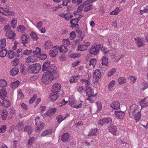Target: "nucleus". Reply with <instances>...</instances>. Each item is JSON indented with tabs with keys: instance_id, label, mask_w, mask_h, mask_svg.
I'll return each mask as SVG.
<instances>
[{
	"instance_id": "obj_33",
	"label": "nucleus",
	"mask_w": 148,
	"mask_h": 148,
	"mask_svg": "<svg viewBox=\"0 0 148 148\" xmlns=\"http://www.w3.org/2000/svg\"><path fill=\"white\" fill-rule=\"evenodd\" d=\"M79 21H78L77 18L71 19L70 21V23L71 25H76L79 26V25L77 24Z\"/></svg>"
},
{
	"instance_id": "obj_26",
	"label": "nucleus",
	"mask_w": 148,
	"mask_h": 148,
	"mask_svg": "<svg viewBox=\"0 0 148 148\" xmlns=\"http://www.w3.org/2000/svg\"><path fill=\"white\" fill-rule=\"evenodd\" d=\"M102 62L101 64L103 65H104L106 66H108V59L106 56H103L101 59Z\"/></svg>"
},
{
	"instance_id": "obj_37",
	"label": "nucleus",
	"mask_w": 148,
	"mask_h": 148,
	"mask_svg": "<svg viewBox=\"0 0 148 148\" xmlns=\"http://www.w3.org/2000/svg\"><path fill=\"white\" fill-rule=\"evenodd\" d=\"M8 52V50L7 49H5L0 51V57L2 58L6 56Z\"/></svg>"
},
{
	"instance_id": "obj_34",
	"label": "nucleus",
	"mask_w": 148,
	"mask_h": 148,
	"mask_svg": "<svg viewBox=\"0 0 148 148\" xmlns=\"http://www.w3.org/2000/svg\"><path fill=\"white\" fill-rule=\"evenodd\" d=\"M141 85L142 86H140V90L141 91L144 90L148 88V83L147 82L142 83Z\"/></svg>"
},
{
	"instance_id": "obj_19",
	"label": "nucleus",
	"mask_w": 148,
	"mask_h": 148,
	"mask_svg": "<svg viewBox=\"0 0 148 148\" xmlns=\"http://www.w3.org/2000/svg\"><path fill=\"white\" fill-rule=\"evenodd\" d=\"M101 76V75L100 70L97 69L95 71L93 77V78L97 80L100 78Z\"/></svg>"
},
{
	"instance_id": "obj_63",
	"label": "nucleus",
	"mask_w": 148,
	"mask_h": 148,
	"mask_svg": "<svg viewBox=\"0 0 148 148\" xmlns=\"http://www.w3.org/2000/svg\"><path fill=\"white\" fill-rule=\"evenodd\" d=\"M76 35L74 31H72L70 33V38L71 40H73L75 37Z\"/></svg>"
},
{
	"instance_id": "obj_36",
	"label": "nucleus",
	"mask_w": 148,
	"mask_h": 148,
	"mask_svg": "<svg viewBox=\"0 0 148 148\" xmlns=\"http://www.w3.org/2000/svg\"><path fill=\"white\" fill-rule=\"evenodd\" d=\"M35 67L34 65L33 66H29L27 68V69L28 70V72L30 73H35Z\"/></svg>"
},
{
	"instance_id": "obj_42",
	"label": "nucleus",
	"mask_w": 148,
	"mask_h": 148,
	"mask_svg": "<svg viewBox=\"0 0 148 148\" xmlns=\"http://www.w3.org/2000/svg\"><path fill=\"white\" fill-rule=\"evenodd\" d=\"M115 84V81L114 80H112L109 83L108 86V88L109 90H112L113 87Z\"/></svg>"
},
{
	"instance_id": "obj_45",
	"label": "nucleus",
	"mask_w": 148,
	"mask_h": 148,
	"mask_svg": "<svg viewBox=\"0 0 148 148\" xmlns=\"http://www.w3.org/2000/svg\"><path fill=\"white\" fill-rule=\"evenodd\" d=\"M9 10V8H7V7L6 8L1 7L0 8V12L2 13V14L4 15V13L7 12Z\"/></svg>"
},
{
	"instance_id": "obj_39",
	"label": "nucleus",
	"mask_w": 148,
	"mask_h": 148,
	"mask_svg": "<svg viewBox=\"0 0 148 148\" xmlns=\"http://www.w3.org/2000/svg\"><path fill=\"white\" fill-rule=\"evenodd\" d=\"M79 76H73L70 79V82L71 83L76 82H77Z\"/></svg>"
},
{
	"instance_id": "obj_2",
	"label": "nucleus",
	"mask_w": 148,
	"mask_h": 148,
	"mask_svg": "<svg viewBox=\"0 0 148 148\" xmlns=\"http://www.w3.org/2000/svg\"><path fill=\"white\" fill-rule=\"evenodd\" d=\"M69 103L70 106L76 108H79L81 107L83 101L79 100L77 103L76 101L75 97L72 96H71L69 98Z\"/></svg>"
},
{
	"instance_id": "obj_24",
	"label": "nucleus",
	"mask_w": 148,
	"mask_h": 148,
	"mask_svg": "<svg viewBox=\"0 0 148 148\" xmlns=\"http://www.w3.org/2000/svg\"><path fill=\"white\" fill-rule=\"evenodd\" d=\"M65 18V20L69 21L73 17V15L70 13H68L62 14V16H60Z\"/></svg>"
},
{
	"instance_id": "obj_64",
	"label": "nucleus",
	"mask_w": 148,
	"mask_h": 148,
	"mask_svg": "<svg viewBox=\"0 0 148 148\" xmlns=\"http://www.w3.org/2000/svg\"><path fill=\"white\" fill-rule=\"evenodd\" d=\"M57 119L58 122V123H60L64 119V118L63 119V117L61 115H59L57 117Z\"/></svg>"
},
{
	"instance_id": "obj_54",
	"label": "nucleus",
	"mask_w": 148,
	"mask_h": 148,
	"mask_svg": "<svg viewBox=\"0 0 148 148\" xmlns=\"http://www.w3.org/2000/svg\"><path fill=\"white\" fill-rule=\"evenodd\" d=\"M10 27L11 25H7L4 27V29L6 33H7V32H9L10 30H10Z\"/></svg>"
},
{
	"instance_id": "obj_53",
	"label": "nucleus",
	"mask_w": 148,
	"mask_h": 148,
	"mask_svg": "<svg viewBox=\"0 0 148 148\" xmlns=\"http://www.w3.org/2000/svg\"><path fill=\"white\" fill-rule=\"evenodd\" d=\"M116 69L115 68H112L111 71L108 72V76L110 77L112 75L116 72Z\"/></svg>"
},
{
	"instance_id": "obj_9",
	"label": "nucleus",
	"mask_w": 148,
	"mask_h": 148,
	"mask_svg": "<svg viewBox=\"0 0 148 148\" xmlns=\"http://www.w3.org/2000/svg\"><path fill=\"white\" fill-rule=\"evenodd\" d=\"M29 37L26 35H23L21 37V38L22 43H23L24 46H26L25 44L29 41Z\"/></svg>"
},
{
	"instance_id": "obj_20",
	"label": "nucleus",
	"mask_w": 148,
	"mask_h": 148,
	"mask_svg": "<svg viewBox=\"0 0 148 148\" xmlns=\"http://www.w3.org/2000/svg\"><path fill=\"white\" fill-rule=\"evenodd\" d=\"M58 97V93H55L52 92L50 95L49 98L51 100L54 101L57 99Z\"/></svg>"
},
{
	"instance_id": "obj_50",
	"label": "nucleus",
	"mask_w": 148,
	"mask_h": 148,
	"mask_svg": "<svg viewBox=\"0 0 148 148\" xmlns=\"http://www.w3.org/2000/svg\"><path fill=\"white\" fill-rule=\"evenodd\" d=\"M7 85V83L5 80L1 79L0 80V86L1 87H5Z\"/></svg>"
},
{
	"instance_id": "obj_29",
	"label": "nucleus",
	"mask_w": 148,
	"mask_h": 148,
	"mask_svg": "<svg viewBox=\"0 0 148 148\" xmlns=\"http://www.w3.org/2000/svg\"><path fill=\"white\" fill-rule=\"evenodd\" d=\"M18 68L17 67H14L10 71V74L12 76L18 74Z\"/></svg>"
},
{
	"instance_id": "obj_30",
	"label": "nucleus",
	"mask_w": 148,
	"mask_h": 148,
	"mask_svg": "<svg viewBox=\"0 0 148 148\" xmlns=\"http://www.w3.org/2000/svg\"><path fill=\"white\" fill-rule=\"evenodd\" d=\"M15 55V53L12 50H9L8 52V57L9 58H14Z\"/></svg>"
},
{
	"instance_id": "obj_13",
	"label": "nucleus",
	"mask_w": 148,
	"mask_h": 148,
	"mask_svg": "<svg viewBox=\"0 0 148 148\" xmlns=\"http://www.w3.org/2000/svg\"><path fill=\"white\" fill-rule=\"evenodd\" d=\"M114 113L116 117L121 119H122L125 115L124 112L122 111H115Z\"/></svg>"
},
{
	"instance_id": "obj_40",
	"label": "nucleus",
	"mask_w": 148,
	"mask_h": 148,
	"mask_svg": "<svg viewBox=\"0 0 148 148\" xmlns=\"http://www.w3.org/2000/svg\"><path fill=\"white\" fill-rule=\"evenodd\" d=\"M110 50L109 47H101V51L102 53L104 54H106L108 53Z\"/></svg>"
},
{
	"instance_id": "obj_60",
	"label": "nucleus",
	"mask_w": 148,
	"mask_h": 148,
	"mask_svg": "<svg viewBox=\"0 0 148 148\" xmlns=\"http://www.w3.org/2000/svg\"><path fill=\"white\" fill-rule=\"evenodd\" d=\"M92 5H90L85 7L84 9V12H87L91 9L92 8Z\"/></svg>"
},
{
	"instance_id": "obj_8",
	"label": "nucleus",
	"mask_w": 148,
	"mask_h": 148,
	"mask_svg": "<svg viewBox=\"0 0 148 148\" xmlns=\"http://www.w3.org/2000/svg\"><path fill=\"white\" fill-rule=\"evenodd\" d=\"M109 132L113 135L116 136L117 133V127L112 124H111L109 127Z\"/></svg>"
},
{
	"instance_id": "obj_22",
	"label": "nucleus",
	"mask_w": 148,
	"mask_h": 148,
	"mask_svg": "<svg viewBox=\"0 0 148 148\" xmlns=\"http://www.w3.org/2000/svg\"><path fill=\"white\" fill-rule=\"evenodd\" d=\"M96 63L97 60L96 59L92 58L90 59L89 61V65L91 69L94 68Z\"/></svg>"
},
{
	"instance_id": "obj_61",
	"label": "nucleus",
	"mask_w": 148,
	"mask_h": 148,
	"mask_svg": "<svg viewBox=\"0 0 148 148\" xmlns=\"http://www.w3.org/2000/svg\"><path fill=\"white\" fill-rule=\"evenodd\" d=\"M4 15L6 16H14V14L12 11H9L8 10V11L7 12V13H4Z\"/></svg>"
},
{
	"instance_id": "obj_43",
	"label": "nucleus",
	"mask_w": 148,
	"mask_h": 148,
	"mask_svg": "<svg viewBox=\"0 0 148 148\" xmlns=\"http://www.w3.org/2000/svg\"><path fill=\"white\" fill-rule=\"evenodd\" d=\"M62 44L64 45H60V46H65V45H66L68 46L69 45L70 43V42L68 38L63 39L62 41Z\"/></svg>"
},
{
	"instance_id": "obj_28",
	"label": "nucleus",
	"mask_w": 148,
	"mask_h": 148,
	"mask_svg": "<svg viewBox=\"0 0 148 148\" xmlns=\"http://www.w3.org/2000/svg\"><path fill=\"white\" fill-rule=\"evenodd\" d=\"M126 78L124 77H121L119 78L118 80V83L119 84H124L126 82Z\"/></svg>"
},
{
	"instance_id": "obj_25",
	"label": "nucleus",
	"mask_w": 148,
	"mask_h": 148,
	"mask_svg": "<svg viewBox=\"0 0 148 148\" xmlns=\"http://www.w3.org/2000/svg\"><path fill=\"white\" fill-rule=\"evenodd\" d=\"M7 92L6 89L3 88L0 90V96L1 99H3L6 96Z\"/></svg>"
},
{
	"instance_id": "obj_7",
	"label": "nucleus",
	"mask_w": 148,
	"mask_h": 148,
	"mask_svg": "<svg viewBox=\"0 0 148 148\" xmlns=\"http://www.w3.org/2000/svg\"><path fill=\"white\" fill-rule=\"evenodd\" d=\"M86 93L88 96L90 98L91 97H95L96 94H95L93 89L90 87H87L86 90Z\"/></svg>"
},
{
	"instance_id": "obj_62",
	"label": "nucleus",
	"mask_w": 148,
	"mask_h": 148,
	"mask_svg": "<svg viewBox=\"0 0 148 148\" xmlns=\"http://www.w3.org/2000/svg\"><path fill=\"white\" fill-rule=\"evenodd\" d=\"M96 103L98 108L97 110L98 111H100L101 110L102 107V105L101 103L100 102H96Z\"/></svg>"
},
{
	"instance_id": "obj_48",
	"label": "nucleus",
	"mask_w": 148,
	"mask_h": 148,
	"mask_svg": "<svg viewBox=\"0 0 148 148\" xmlns=\"http://www.w3.org/2000/svg\"><path fill=\"white\" fill-rule=\"evenodd\" d=\"M35 139V137H32L30 138L27 142V144L28 145L31 146L33 144V142Z\"/></svg>"
},
{
	"instance_id": "obj_46",
	"label": "nucleus",
	"mask_w": 148,
	"mask_h": 148,
	"mask_svg": "<svg viewBox=\"0 0 148 148\" xmlns=\"http://www.w3.org/2000/svg\"><path fill=\"white\" fill-rule=\"evenodd\" d=\"M17 23V18H12V27L13 28H14L16 27Z\"/></svg>"
},
{
	"instance_id": "obj_32",
	"label": "nucleus",
	"mask_w": 148,
	"mask_h": 148,
	"mask_svg": "<svg viewBox=\"0 0 148 148\" xmlns=\"http://www.w3.org/2000/svg\"><path fill=\"white\" fill-rule=\"evenodd\" d=\"M136 122L139 121L141 118V112H138L135 114L134 117Z\"/></svg>"
},
{
	"instance_id": "obj_1",
	"label": "nucleus",
	"mask_w": 148,
	"mask_h": 148,
	"mask_svg": "<svg viewBox=\"0 0 148 148\" xmlns=\"http://www.w3.org/2000/svg\"><path fill=\"white\" fill-rule=\"evenodd\" d=\"M45 72L42 75L41 79L42 82L45 84H47L51 83L53 80L54 76L56 74V71L54 69L53 71Z\"/></svg>"
},
{
	"instance_id": "obj_35",
	"label": "nucleus",
	"mask_w": 148,
	"mask_h": 148,
	"mask_svg": "<svg viewBox=\"0 0 148 148\" xmlns=\"http://www.w3.org/2000/svg\"><path fill=\"white\" fill-rule=\"evenodd\" d=\"M20 84V82L18 81H16L12 83L11 84V87L13 88H15L17 87Z\"/></svg>"
},
{
	"instance_id": "obj_12",
	"label": "nucleus",
	"mask_w": 148,
	"mask_h": 148,
	"mask_svg": "<svg viewBox=\"0 0 148 148\" xmlns=\"http://www.w3.org/2000/svg\"><path fill=\"white\" fill-rule=\"evenodd\" d=\"M111 107L114 110H118L120 108V103L118 101H113L110 104Z\"/></svg>"
},
{
	"instance_id": "obj_47",
	"label": "nucleus",
	"mask_w": 148,
	"mask_h": 148,
	"mask_svg": "<svg viewBox=\"0 0 148 148\" xmlns=\"http://www.w3.org/2000/svg\"><path fill=\"white\" fill-rule=\"evenodd\" d=\"M30 36L32 39L35 40H37L38 39V36L34 32H32L30 34Z\"/></svg>"
},
{
	"instance_id": "obj_16",
	"label": "nucleus",
	"mask_w": 148,
	"mask_h": 148,
	"mask_svg": "<svg viewBox=\"0 0 148 148\" xmlns=\"http://www.w3.org/2000/svg\"><path fill=\"white\" fill-rule=\"evenodd\" d=\"M15 34L11 30H10L9 32H7L5 34V36L7 38L12 39L13 40L15 39Z\"/></svg>"
},
{
	"instance_id": "obj_23",
	"label": "nucleus",
	"mask_w": 148,
	"mask_h": 148,
	"mask_svg": "<svg viewBox=\"0 0 148 148\" xmlns=\"http://www.w3.org/2000/svg\"><path fill=\"white\" fill-rule=\"evenodd\" d=\"M81 82L83 84H84L85 86L87 87L91 84L90 81L89 79H83L81 80Z\"/></svg>"
},
{
	"instance_id": "obj_44",
	"label": "nucleus",
	"mask_w": 148,
	"mask_h": 148,
	"mask_svg": "<svg viewBox=\"0 0 148 148\" xmlns=\"http://www.w3.org/2000/svg\"><path fill=\"white\" fill-rule=\"evenodd\" d=\"M58 50L59 49L60 52L66 53L68 50L67 47H59V48H57Z\"/></svg>"
},
{
	"instance_id": "obj_49",
	"label": "nucleus",
	"mask_w": 148,
	"mask_h": 148,
	"mask_svg": "<svg viewBox=\"0 0 148 148\" xmlns=\"http://www.w3.org/2000/svg\"><path fill=\"white\" fill-rule=\"evenodd\" d=\"M128 79L132 81L131 83L132 84H134L135 82L137 79V78L134 76L132 75L130 76Z\"/></svg>"
},
{
	"instance_id": "obj_3",
	"label": "nucleus",
	"mask_w": 148,
	"mask_h": 148,
	"mask_svg": "<svg viewBox=\"0 0 148 148\" xmlns=\"http://www.w3.org/2000/svg\"><path fill=\"white\" fill-rule=\"evenodd\" d=\"M142 108L140 109L139 106L135 104L132 105L129 112V116L130 117L133 118L135 114L140 112Z\"/></svg>"
},
{
	"instance_id": "obj_18",
	"label": "nucleus",
	"mask_w": 148,
	"mask_h": 148,
	"mask_svg": "<svg viewBox=\"0 0 148 148\" xmlns=\"http://www.w3.org/2000/svg\"><path fill=\"white\" fill-rule=\"evenodd\" d=\"M34 47L35 48L32 50V52L34 53V55H35V56L37 57L38 58L40 54L41 53V49L38 47Z\"/></svg>"
},
{
	"instance_id": "obj_15",
	"label": "nucleus",
	"mask_w": 148,
	"mask_h": 148,
	"mask_svg": "<svg viewBox=\"0 0 148 148\" xmlns=\"http://www.w3.org/2000/svg\"><path fill=\"white\" fill-rule=\"evenodd\" d=\"M98 133L99 130L97 129H91L90 131L88 133V136H96Z\"/></svg>"
},
{
	"instance_id": "obj_4",
	"label": "nucleus",
	"mask_w": 148,
	"mask_h": 148,
	"mask_svg": "<svg viewBox=\"0 0 148 148\" xmlns=\"http://www.w3.org/2000/svg\"><path fill=\"white\" fill-rule=\"evenodd\" d=\"M54 69L56 71L55 66L53 65L50 66V63L49 62H46L43 64L42 66V70L43 71H46L51 72V71H53Z\"/></svg>"
},
{
	"instance_id": "obj_57",
	"label": "nucleus",
	"mask_w": 148,
	"mask_h": 148,
	"mask_svg": "<svg viewBox=\"0 0 148 148\" xmlns=\"http://www.w3.org/2000/svg\"><path fill=\"white\" fill-rule=\"evenodd\" d=\"M6 39L3 38L0 40V46H5Z\"/></svg>"
},
{
	"instance_id": "obj_51",
	"label": "nucleus",
	"mask_w": 148,
	"mask_h": 148,
	"mask_svg": "<svg viewBox=\"0 0 148 148\" xmlns=\"http://www.w3.org/2000/svg\"><path fill=\"white\" fill-rule=\"evenodd\" d=\"M119 8H117L114 11H113L110 13L111 15H116L119 12Z\"/></svg>"
},
{
	"instance_id": "obj_17",
	"label": "nucleus",
	"mask_w": 148,
	"mask_h": 148,
	"mask_svg": "<svg viewBox=\"0 0 148 148\" xmlns=\"http://www.w3.org/2000/svg\"><path fill=\"white\" fill-rule=\"evenodd\" d=\"M134 39L137 42L136 44L137 46H142L144 45L145 41L143 40L142 38L137 37L135 38Z\"/></svg>"
},
{
	"instance_id": "obj_10",
	"label": "nucleus",
	"mask_w": 148,
	"mask_h": 148,
	"mask_svg": "<svg viewBox=\"0 0 148 148\" xmlns=\"http://www.w3.org/2000/svg\"><path fill=\"white\" fill-rule=\"evenodd\" d=\"M58 49L56 47H53L49 52L50 56L52 57L56 56L58 54Z\"/></svg>"
},
{
	"instance_id": "obj_31",
	"label": "nucleus",
	"mask_w": 148,
	"mask_h": 148,
	"mask_svg": "<svg viewBox=\"0 0 148 148\" xmlns=\"http://www.w3.org/2000/svg\"><path fill=\"white\" fill-rule=\"evenodd\" d=\"M24 131L25 132H27L28 134L30 135L31 134L33 131L32 128L31 126H27L25 127Z\"/></svg>"
},
{
	"instance_id": "obj_55",
	"label": "nucleus",
	"mask_w": 148,
	"mask_h": 148,
	"mask_svg": "<svg viewBox=\"0 0 148 148\" xmlns=\"http://www.w3.org/2000/svg\"><path fill=\"white\" fill-rule=\"evenodd\" d=\"M35 67V73H38L40 70L41 68L40 65L39 64H36L34 65Z\"/></svg>"
},
{
	"instance_id": "obj_11",
	"label": "nucleus",
	"mask_w": 148,
	"mask_h": 148,
	"mask_svg": "<svg viewBox=\"0 0 148 148\" xmlns=\"http://www.w3.org/2000/svg\"><path fill=\"white\" fill-rule=\"evenodd\" d=\"M140 104L142 108H144L148 106V97H146L140 101Z\"/></svg>"
},
{
	"instance_id": "obj_27",
	"label": "nucleus",
	"mask_w": 148,
	"mask_h": 148,
	"mask_svg": "<svg viewBox=\"0 0 148 148\" xmlns=\"http://www.w3.org/2000/svg\"><path fill=\"white\" fill-rule=\"evenodd\" d=\"M8 113L7 111L4 109L3 110L1 114L2 119L3 120H5L7 118Z\"/></svg>"
},
{
	"instance_id": "obj_59",
	"label": "nucleus",
	"mask_w": 148,
	"mask_h": 148,
	"mask_svg": "<svg viewBox=\"0 0 148 148\" xmlns=\"http://www.w3.org/2000/svg\"><path fill=\"white\" fill-rule=\"evenodd\" d=\"M25 30V27L23 25H19V28L18 29V30L19 32H23Z\"/></svg>"
},
{
	"instance_id": "obj_56",
	"label": "nucleus",
	"mask_w": 148,
	"mask_h": 148,
	"mask_svg": "<svg viewBox=\"0 0 148 148\" xmlns=\"http://www.w3.org/2000/svg\"><path fill=\"white\" fill-rule=\"evenodd\" d=\"M7 129V126L6 125H2L0 128V133H3Z\"/></svg>"
},
{
	"instance_id": "obj_58",
	"label": "nucleus",
	"mask_w": 148,
	"mask_h": 148,
	"mask_svg": "<svg viewBox=\"0 0 148 148\" xmlns=\"http://www.w3.org/2000/svg\"><path fill=\"white\" fill-rule=\"evenodd\" d=\"M86 5V4L85 3H83L77 8V11L79 12L81 11L83 8Z\"/></svg>"
},
{
	"instance_id": "obj_52",
	"label": "nucleus",
	"mask_w": 148,
	"mask_h": 148,
	"mask_svg": "<svg viewBox=\"0 0 148 148\" xmlns=\"http://www.w3.org/2000/svg\"><path fill=\"white\" fill-rule=\"evenodd\" d=\"M47 58V55L45 53L42 54L41 53L40 54V56H39V60H44L46 59Z\"/></svg>"
},
{
	"instance_id": "obj_21",
	"label": "nucleus",
	"mask_w": 148,
	"mask_h": 148,
	"mask_svg": "<svg viewBox=\"0 0 148 148\" xmlns=\"http://www.w3.org/2000/svg\"><path fill=\"white\" fill-rule=\"evenodd\" d=\"M69 137V134L67 132L61 136V140L64 143L67 141Z\"/></svg>"
},
{
	"instance_id": "obj_38",
	"label": "nucleus",
	"mask_w": 148,
	"mask_h": 148,
	"mask_svg": "<svg viewBox=\"0 0 148 148\" xmlns=\"http://www.w3.org/2000/svg\"><path fill=\"white\" fill-rule=\"evenodd\" d=\"M52 133V131L51 129L46 130L43 132L41 134V136H44L47 135H50Z\"/></svg>"
},
{
	"instance_id": "obj_5",
	"label": "nucleus",
	"mask_w": 148,
	"mask_h": 148,
	"mask_svg": "<svg viewBox=\"0 0 148 148\" xmlns=\"http://www.w3.org/2000/svg\"><path fill=\"white\" fill-rule=\"evenodd\" d=\"M61 87V85L60 83H54L52 86V92L58 93L60 90Z\"/></svg>"
},
{
	"instance_id": "obj_14",
	"label": "nucleus",
	"mask_w": 148,
	"mask_h": 148,
	"mask_svg": "<svg viewBox=\"0 0 148 148\" xmlns=\"http://www.w3.org/2000/svg\"><path fill=\"white\" fill-rule=\"evenodd\" d=\"M100 47H92L89 50L90 53L94 55L97 54L99 52Z\"/></svg>"
},
{
	"instance_id": "obj_6",
	"label": "nucleus",
	"mask_w": 148,
	"mask_h": 148,
	"mask_svg": "<svg viewBox=\"0 0 148 148\" xmlns=\"http://www.w3.org/2000/svg\"><path fill=\"white\" fill-rule=\"evenodd\" d=\"M35 56V55H33L29 56L25 59L26 62L29 63L36 62L38 58Z\"/></svg>"
},
{
	"instance_id": "obj_41",
	"label": "nucleus",
	"mask_w": 148,
	"mask_h": 148,
	"mask_svg": "<svg viewBox=\"0 0 148 148\" xmlns=\"http://www.w3.org/2000/svg\"><path fill=\"white\" fill-rule=\"evenodd\" d=\"M11 103L8 100H5L3 101V106L5 108H8L10 106Z\"/></svg>"
}]
</instances>
